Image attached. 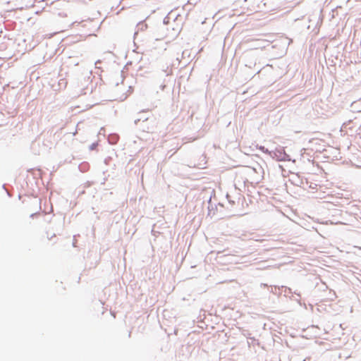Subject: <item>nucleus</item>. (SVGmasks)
Returning <instances> with one entry per match:
<instances>
[{"instance_id":"nucleus-5","label":"nucleus","mask_w":361,"mask_h":361,"mask_svg":"<svg viewBox=\"0 0 361 361\" xmlns=\"http://www.w3.org/2000/svg\"><path fill=\"white\" fill-rule=\"evenodd\" d=\"M98 144L97 142H94L92 143L90 146V150H94L97 148Z\"/></svg>"},{"instance_id":"nucleus-11","label":"nucleus","mask_w":361,"mask_h":361,"mask_svg":"<svg viewBox=\"0 0 361 361\" xmlns=\"http://www.w3.org/2000/svg\"><path fill=\"white\" fill-rule=\"evenodd\" d=\"M288 289L289 293H292L291 289L290 288H288Z\"/></svg>"},{"instance_id":"nucleus-7","label":"nucleus","mask_w":361,"mask_h":361,"mask_svg":"<svg viewBox=\"0 0 361 361\" xmlns=\"http://www.w3.org/2000/svg\"><path fill=\"white\" fill-rule=\"evenodd\" d=\"M261 150H262L263 152H268V149H265L264 147H260Z\"/></svg>"},{"instance_id":"nucleus-10","label":"nucleus","mask_w":361,"mask_h":361,"mask_svg":"<svg viewBox=\"0 0 361 361\" xmlns=\"http://www.w3.org/2000/svg\"><path fill=\"white\" fill-rule=\"evenodd\" d=\"M346 126H347V123H344L343 124V127H345V128Z\"/></svg>"},{"instance_id":"nucleus-3","label":"nucleus","mask_w":361,"mask_h":361,"mask_svg":"<svg viewBox=\"0 0 361 361\" xmlns=\"http://www.w3.org/2000/svg\"><path fill=\"white\" fill-rule=\"evenodd\" d=\"M119 140V136L117 134H111L108 137V141L111 145H116Z\"/></svg>"},{"instance_id":"nucleus-6","label":"nucleus","mask_w":361,"mask_h":361,"mask_svg":"<svg viewBox=\"0 0 361 361\" xmlns=\"http://www.w3.org/2000/svg\"><path fill=\"white\" fill-rule=\"evenodd\" d=\"M168 22H169V18H168V17H166V18L164 19L163 23H164V24H166Z\"/></svg>"},{"instance_id":"nucleus-1","label":"nucleus","mask_w":361,"mask_h":361,"mask_svg":"<svg viewBox=\"0 0 361 361\" xmlns=\"http://www.w3.org/2000/svg\"><path fill=\"white\" fill-rule=\"evenodd\" d=\"M274 157L277 161H290V155L286 153L283 149H276L274 152Z\"/></svg>"},{"instance_id":"nucleus-12","label":"nucleus","mask_w":361,"mask_h":361,"mask_svg":"<svg viewBox=\"0 0 361 361\" xmlns=\"http://www.w3.org/2000/svg\"><path fill=\"white\" fill-rule=\"evenodd\" d=\"M153 37H154L156 39H158L157 36H155V35H154V36H153Z\"/></svg>"},{"instance_id":"nucleus-4","label":"nucleus","mask_w":361,"mask_h":361,"mask_svg":"<svg viewBox=\"0 0 361 361\" xmlns=\"http://www.w3.org/2000/svg\"><path fill=\"white\" fill-rule=\"evenodd\" d=\"M148 119H149V116H140V118L135 120L134 123L135 125H137L138 123V122H140V121H142L144 122V121H147Z\"/></svg>"},{"instance_id":"nucleus-2","label":"nucleus","mask_w":361,"mask_h":361,"mask_svg":"<svg viewBox=\"0 0 361 361\" xmlns=\"http://www.w3.org/2000/svg\"><path fill=\"white\" fill-rule=\"evenodd\" d=\"M136 27H137V31L134 34L135 38L138 35L140 32L145 31L149 28L148 25L147 23H145V22H140L139 23H137Z\"/></svg>"},{"instance_id":"nucleus-8","label":"nucleus","mask_w":361,"mask_h":361,"mask_svg":"<svg viewBox=\"0 0 361 361\" xmlns=\"http://www.w3.org/2000/svg\"><path fill=\"white\" fill-rule=\"evenodd\" d=\"M148 111H149L148 110H142L139 114H143V113H147Z\"/></svg>"},{"instance_id":"nucleus-9","label":"nucleus","mask_w":361,"mask_h":361,"mask_svg":"<svg viewBox=\"0 0 361 361\" xmlns=\"http://www.w3.org/2000/svg\"><path fill=\"white\" fill-rule=\"evenodd\" d=\"M149 29H150V30H149V32H150V33H152V34H153V29H152V27H149Z\"/></svg>"},{"instance_id":"nucleus-13","label":"nucleus","mask_w":361,"mask_h":361,"mask_svg":"<svg viewBox=\"0 0 361 361\" xmlns=\"http://www.w3.org/2000/svg\"><path fill=\"white\" fill-rule=\"evenodd\" d=\"M294 294H296V295H298V296H300V294H299V293H297L295 291L294 292Z\"/></svg>"}]
</instances>
